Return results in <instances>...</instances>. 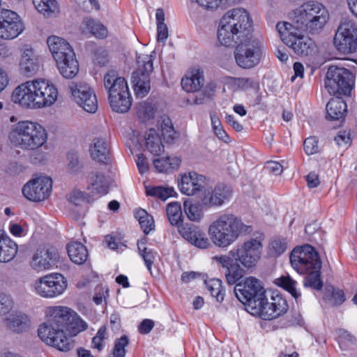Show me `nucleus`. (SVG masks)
<instances>
[{"label": "nucleus", "mask_w": 357, "mask_h": 357, "mask_svg": "<svg viewBox=\"0 0 357 357\" xmlns=\"http://www.w3.org/2000/svg\"><path fill=\"white\" fill-rule=\"evenodd\" d=\"M257 304L250 313L264 320L276 319L286 313L289 308L287 301L279 294L272 295L268 299L265 293Z\"/></svg>", "instance_id": "obj_15"}, {"label": "nucleus", "mask_w": 357, "mask_h": 357, "mask_svg": "<svg viewBox=\"0 0 357 357\" xmlns=\"http://www.w3.org/2000/svg\"><path fill=\"white\" fill-rule=\"evenodd\" d=\"M234 83L239 89L242 90L259 88V84L253 79L249 77L236 78Z\"/></svg>", "instance_id": "obj_49"}, {"label": "nucleus", "mask_w": 357, "mask_h": 357, "mask_svg": "<svg viewBox=\"0 0 357 357\" xmlns=\"http://www.w3.org/2000/svg\"><path fill=\"white\" fill-rule=\"evenodd\" d=\"M155 253L153 252L152 250L149 249L146 247L143 248V252L141 253V256L142 257L149 270H151L153 260L155 258Z\"/></svg>", "instance_id": "obj_55"}, {"label": "nucleus", "mask_w": 357, "mask_h": 357, "mask_svg": "<svg viewBox=\"0 0 357 357\" xmlns=\"http://www.w3.org/2000/svg\"><path fill=\"white\" fill-rule=\"evenodd\" d=\"M47 321L38 330V336L47 344L66 352L74 347V342L66 335L68 331L71 336L86 330L87 324L70 308L65 306H52L47 308Z\"/></svg>", "instance_id": "obj_2"}, {"label": "nucleus", "mask_w": 357, "mask_h": 357, "mask_svg": "<svg viewBox=\"0 0 357 357\" xmlns=\"http://www.w3.org/2000/svg\"><path fill=\"white\" fill-rule=\"evenodd\" d=\"M289 259L294 270L300 274L306 275L303 282L305 287L317 290L322 288L323 283L320 278L321 261L312 246L305 244L295 248L290 254Z\"/></svg>", "instance_id": "obj_5"}, {"label": "nucleus", "mask_w": 357, "mask_h": 357, "mask_svg": "<svg viewBox=\"0 0 357 357\" xmlns=\"http://www.w3.org/2000/svg\"><path fill=\"white\" fill-rule=\"evenodd\" d=\"M183 208L188 218L191 221L199 222L203 217L201 205L193 203L190 199L184 202Z\"/></svg>", "instance_id": "obj_37"}, {"label": "nucleus", "mask_w": 357, "mask_h": 357, "mask_svg": "<svg viewBox=\"0 0 357 357\" xmlns=\"http://www.w3.org/2000/svg\"><path fill=\"white\" fill-rule=\"evenodd\" d=\"M262 248L261 241L252 238L238 244L227 255L214 256L212 259L225 269L227 282L232 285L245 275L244 268L255 266L261 257Z\"/></svg>", "instance_id": "obj_3"}, {"label": "nucleus", "mask_w": 357, "mask_h": 357, "mask_svg": "<svg viewBox=\"0 0 357 357\" xmlns=\"http://www.w3.org/2000/svg\"><path fill=\"white\" fill-rule=\"evenodd\" d=\"M303 149L307 155H312L319 152L318 139L315 137H310L305 139Z\"/></svg>", "instance_id": "obj_50"}, {"label": "nucleus", "mask_w": 357, "mask_h": 357, "mask_svg": "<svg viewBox=\"0 0 357 357\" xmlns=\"http://www.w3.org/2000/svg\"><path fill=\"white\" fill-rule=\"evenodd\" d=\"M287 249V241L285 238H277L273 239L269 245V250L271 255L279 256Z\"/></svg>", "instance_id": "obj_46"}, {"label": "nucleus", "mask_w": 357, "mask_h": 357, "mask_svg": "<svg viewBox=\"0 0 357 357\" xmlns=\"http://www.w3.org/2000/svg\"><path fill=\"white\" fill-rule=\"evenodd\" d=\"M156 107L148 101L139 102L137 106V116L142 122L152 119L155 116Z\"/></svg>", "instance_id": "obj_39"}, {"label": "nucleus", "mask_w": 357, "mask_h": 357, "mask_svg": "<svg viewBox=\"0 0 357 357\" xmlns=\"http://www.w3.org/2000/svg\"><path fill=\"white\" fill-rule=\"evenodd\" d=\"M89 190L93 193L105 195L108 192V182L105 176L99 172L91 173L89 177Z\"/></svg>", "instance_id": "obj_33"}, {"label": "nucleus", "mask_w": 357, "mask_h": 357, "mask_svg": "<svg viewBox=\"0 0 357 357\" xmlns=\"http://www.w3.org/2000/svg\"><path fill=\"white\" fill-rule=\"evenodd\" d=\"M108 61L107 52L103 47H97L93 53V62L100 66H105Z\"/></svg>", "instance_id": "obj_51"}, {"label": "nucleus", "mask_w": 357, "mask_h": 357, "mask_svg": "<svg viewBox=\"0 0 357 357\" xmlns=\"http://www.w3.org/2000/svg\"><path fill=\"white\" fill-rule=\"evenodd\" d=\"M275 284L288 291L295 298L301 296V294L296 289V281L288 275L275 279Z\"/></svg>", "instance_id": "obj_38"}, {"label": "nucleus", "mask_w": 357, "mask_h": 357, "mask_svg": "<svg viewBox=\"0 0 357 357\" xmlns=\"http://www.w3.org/2000/svg\"><path fill=\"white\" fill-rule=\"evenodd\" d=\"M324 299L331 305H339L344 302L345 296L343 291L335 289L333 286H326Z\"/></svg>", "instance_id": "obj_36"}, {"label": "nucleus", "mask_w": 357, "mask_h": 357, "mask_svg": "<svg viewBox=\"0 0 357 357\" xmlns=\"http://www.w3.org/2000/svg\"><path fill=\"white\" fill-rule=\"evenodd\" d=\"M32 286L38 296L52 298L63 293L67 287V281L59 273L50 274L36 280Z\"/></svg>", "instance_id": "obj_16"}, {"label": "nucleus", "mask_w": 357, "mask_h": 357, "mask_svg": "<svg viewBox=\"0 0 357 357\" xmlns=\"http://www.w3.org/2000/svg\"><path fill=\"white\" fill-rule=\"evenodd\" d=\"M138 170L141 174L145 173L149 169V163L146 158L143 154L137 155L136 160Z\"/></svg>", "instance_id": "obj_61"}, {"label": "nucleus", "mask_w": 357, "mask_h": 357, "mask_svg": "<svg viewBox=\"0 0 357 357\" xmlns=\"http://www.w3.org/2000/svg\"><path fill=\"white\" fill-rule=\"evenodd\" d=\"M52 181L48 176H40L29 181L22 188L24 196L32 202L47 199L52 191Z\"/></svg>", "instance_id": "obj_18"}, {"label": "nucleus", "mask_w": 357, "mask_h": 357, "mask_svg": "<svg viewBox=\"0 0 357 357\" xmlns=\"http://www.w3.org/2000/svg\"><path fill=\"white\" fill-rule=\"evenodd\" d=\"M137 68L132 74V83L137 97L146 96L150 89V74L153 70V59L149 54H139L136 58Z\"/></svg>", "instance_id": "obj_14"}, {"label": "nucleus", "mask_w": 357, "mask_h": 357, "mask_svg": "<svg viewBox=\"0 0 357 357\" xmlns=\"http://www.w3.org/2000/svg\"><path fill=\"white\" fill-rule=\"evenodd\" d=\"M222 0H192L200 6L206 9H215L217 8Z\"/></svg>", "instance_id": "obj_57"}, {"label": "nucleus", "mask_w": 357, "mask_h": 357, "mask_svg": "<svg viewBox=\"0 0 357 357\" xmlns=\"http://www.w3.org/2000/svg\"><path fill=\"white\" fill-rule=\"evenodd\" d=\"M24 29V24L15 12L0 9V38L6 40L15 38Z\"/></svg>", "instance_id": "obj_17"}, {"label": "nucleus", "mask_w": 357, "mask_h": 357, "mask_svg": "<svg viewBox=\"0 0 357 357\" xmlns=\"http://www.w3.org/2000/svg\"><path fill=\"white\" fill-rule=\"evenodd\" d=\"M67 250L70 260L76 264H83L88 259V250L86 248L79 242L69 243Z\"/></svg>", "instance_id": "obj_34"}, {"label": "nucleus", "mask_w": 357, "mask_h": 357, "mask_svg": "<svg viewBox=\"0 0 357 357\" xmlns=\"http://www.w3.org/2000/svg\"><path fill=\"white\" fill-rule=\"evenodd\" d=\"M56 259V253L45 247L38 248L32 256L30 266L37 271L48 270L55 264Z\"/></svg>", "instance_id": "obj_23"}, {"label": "nucleus", "mask_w": 357, "mask_h": 357, "mask_svg": "<svg viewBox=\"0 0 357 357\" xmlns=\"http://www.w3.org/2000/svg\"><path fill=\"white\" fill-rule=\"evenodd\" d=\"M22 56L20 62V69L22 75L26 77L34 75L39 70L40 63L38 56L29 45L22 48Z\"/></svg>", "instance_id": "obj_21"}, {"label": "nucleus", "mask_w": 357, "mask_h": 357, "mask_svg": "<svg viewBox=\"0 0 357 357\" xmlns=\"http://www.w3.org/2000/svg\"><path fill=\"white\" fill-rule=\"evenodd\" d=\"M179 234L192 245L199 248L206 249L211 245L206 234L195 227H179Z\"/></svg>", "instance_id": "obj_27"}, {"label": "nucleus", "mask_w": 357, "mask_h": 357, "mask_svg": "<svg viewBox=\"0 0 357 357\" xmlns=\"http://www.w3.org/2000/svg\"><path fill=\"white\" fill-rule=\"evenodd\" d=\"M139 223L144 232L147 234L154 229V220L150 215L149 218H143L139 220Z\"/></svg>", "instance_id": "obj_56"}, {"label": "nucleus", "mask_w": 357, "mask_h": 357, "mask_svg": "<svg viewBox=\"0 0 357 357\" xmlns=\"http://www.w3.org/2000/svg\"><path fill=\"white\" fill-rule=\"evenodd\" d=\"M215 86L214 84H208L205 86L202 93L195 95L192 98V100H189L188 101H192L191 104L194 105L204 104L206 100L212 98L215 91Z\"/></svg>", "instance_id": "obj_44"}, {"label": "nucleus", "mask_w": 357, "mask_h": 357, "mask_svg": "<svg viewBox=\"0 0 357 357\" xmlns=\"http://www.w3.org/2000/svg\"><path fill=\"white\" fill-rule=\"evenodd\" d=\"M17 252V244L0 231V262L11 261Z\"/></svg>", "instance_id": "obj_31"}, {"label": "nucleus", "mask_w": 357, "mask_h": 357, "mask_svg": "<svg viewBox=\"0 0 357 357\" xmlns=\"http://www.w3.org/2000/svg\"><path fill=\"white\" fill-rule=\"evenodd\" d=\"M252 21L244 8L228 10L222 17L218 30V41L226 47L236 45L235 60L238 66L250 69L260 62L261 50L252 36Z\"/></svg>", "instance_id": "obj_1"}, {"label": "nucleus", "mask_w": 357, "mask_h": 357, "mask_svg": "<svg viewBox=\"0 0 357 357\" xmlns=\"http://www.w3.org/2000/svg\"><path fill=\"white\" fill-rule=\"evenodd\" d=\"M108 100L112 109L117 113H126L132 105V96L130 91L118 95L108 96Z\"/></svg>", "instance_id": "obj_30"}, {"label": "nucleus", "mask_w": 357, "mask_h": 357, "mask_svg": "<svg viewBox=\"0 0 357 357\" xmlns=\"http://www.w3.org/2000/svg\"><path fill=\"white\" fill-rule=\"evenodd\" d=\"M206 185V178L195 172H190L181 176L178 181L181 192L188 196L193 195L196 192L202 190Z\"/></svg>", "instance_id": "obj_22"}, {"label": "nucleus", "mask_w": 357, "mask_h": 357, "mask_svg": "<svg viewBox=\"0 0 357 357\" xmlns=\"http://www.w3.org/2000/svg\"><path fill=\"white\" fill-rule=\"evenodd\" d=\"M289 18L292 27L314 35L323 30L329 20V13L322 3L309 1L292 10Z\"/></svg>", "instance_id": "obj_6"}, {"label": "nucleus", "mask_w": 357, "mask_h": 357, "mask_svg": "<svg viewBox=\"0 0 357 357\" xmlns=\"http://www.w3.org/2000/svg\"><path fill=\"white\" fill-rule=\"evenodd\" d=\"M162 135L167 143H172L177 137L176 132L173 126L165 130H162Z\"/></svg>", "instance_id": "obj_62"}, {"label": "nucleus", "mask_w": 357, "mask_h": 357, "mask_svg": "<svg viewBox=\"0 0 357 357\" xmlns=\"http://www.w3.org/2000/svg\"><path fill=\"white\" fill-rule=\"evenodd\" d=\"M234 284V294L238 300L247 306L248 311L250 312L256 309L259 299L266 293L260 281L254 277H249L242 281L238 280Z\"/></svg>", "instance_id": "obj_13"}, {"label": "nucleus", "mask_w": 357, "mask_h": 357, "mask_svg": "<svg viewBox=\"0 0 357 357\" xmlns=\"http://www.w3.org/2000/svg\"><path fill=\"white\" fill-rule=\"evenodd\" d=\"M252 227L245 225L232 213L219 215L209 226L208 234L212 242L219 248H227L242 235L249 234Z\"/></svg>", "instance_id": "obj_7"}, {"label": "nucleus", "mask_w": 357, "mask_h": 357, "mask_svg": "<svg viewBox=\"0 0 357 357\" xmlns=\"http://www.w3.org/2000/svg\"><path fill=\"white\" fill-rule=\"evenodd\" d=\"M146 194L149 196L158 197L162 200H166L173 195V188H163L162 186L146 188Z\"/></svg>", "instance_id": "obj_45"}, {"label": "nucleus", "mask_w": 357, "mask_h": 357, "mask_svg": "<svg viewBox=\"0 0 357 357\" xmlns=\"http://www.w3.org/2000/svg\"><path fill=\"white\" fill-rule=\"evenodd\" d=\"M231 196V191L228 187L224 185H218L213 190H204L201 197L202 206L206 208L220 206Z\"/></svg>", "instance_id": "obj_20"}, {"label": "nucleus", "mask_w": 357, "mask_h": 357, "mask_svg": "<svg viewBox=\"0 0 357 357\" xmlns=\"http://www.w3.org/2000/svg\"><path fill=\"white\" fill-rule=\"evenodd\" d=\"M338 337L340 344H354L356 342L355 337L344 329L339 330Z\"/></svg>", "instance_id": "obj_52"}, {"label": "nucleus", "mask_w": 357, "mask_h": 357, "mask_svg": "<svg viewBox=\"0 0 357 357\" xmlns=\"http://www.w3.org/2000/svg\"><path fill=\"white\" fill-rule=\"evenodd\" d=\"M326 118L330 120H340L344 117L347 104L340 97L331 98L326 105Z\"/></svg>", "instance_id": "obj_28"}, {"label": "nucleus", "mask_w": 357, "mask_h": 357, "mask_svg": "<svg viewBox=\"0 0 357 357\" xmlns=\"http://www.w3.org/2000/svg\"><path fill=\"white\" fill-rule=\"evenodd\" d=\"M226 121L237 132L243 130V126L234 119V116L227 114L225 117Z\"/></svg>", "instance_id": "obj_64"}, {"label": "nucleus", "mask_w": 357, "mask_h": 357, "mask_svg": "<svg viewBox=\"0 0 357 357\" xmlns=\"http://www.w3.org/2000/svg\"><path fill=\"white\" fill-rule=\"evenodd\" d=\"M335 50L344 55L357 52V24L347 17L342 18L333 38Z\"/></svg>", "instance_id": "obj_12"}, {"label": "nucleus", "mask_w": 357, "mask_h": 357, "mask_svg": "<svg viewBox=\"0 0 357 357\" xmlns=\"http://www.w3.org/2000/svg\"><path fill=\"white\" fill-rule=\"evenodd\" d=\"M276 29L282 42L294 52L300 56L312 55L317 51L314 41L301 33V31L292 27L289 22L277 23Z\"/></svg>", "instance_id": "obj_10"}, {"label": "nucleus", "mask_w": 357, "mask_h": 357, "mask_svg": "<svg viewBox=\"0 0 357 357\" xmlns=\"http://www.w3.org/2000/svg\"><path fill=\"white\" fill-rule=\"evenodd\" d=\"M168 220L172 225H176L178 229L183 227L180 225L183 222V215L181 204L178 202L169 203L166 208Z\"/></svg>", "instance_id": "obj_35"}, {"label": "nucleus", "mask_w": 357, "mask_h": 357, "mask_svg": "<svg viewBox=\"0 0 357 357\" xmlns=\"http://www.w3.org/2000/svg\"><path fill=\"white\" fill-rule=\"evenodd\" d=\"M264 170L274 175H280L283 171V167L282 165L278 162L268 161L264 167Z\"/></svg>", "instance_id": "obj_53"}, {"label": "nucleus", "mask_w": 357, "mask_h": 357, "mask_svg": "<svg viewBox=\"0 0 357 357\" xmlns=\"http://www.w3.org/2000/svg\"><path fill=\"white\" fill-rule=\"evenodd\" d=\"M85 196L84 193L78 190H73L68 197V201L75 206L81 205L85 201Z\"/></svg>", "instance_id": "obj_54"}, {"label": "nucleus", "mask_w": 357, "mask_h": 357, "mask_svg": "<svg viewBox=\"0 0 357 357\" xmlns=\"http://www.w3.org/2000/svg\"><path fill=\"white\" fill-rule=\"evenodd\" d=\"M13 144L24 150H36L47 139L45 129L40 125L24 121L16 123L9 133Z\"/></svg>", "instance_id": "obj_8"}, {"label": "nucleus", "mask_w": 357, "mask_h": 357, "mask_svg": "<svg viewBox=\"0 0 357 357\" xmlns=\"http://www.w3.org/2000/svg\"><path fill=\"white\" fill-rule=\"evenodd\" d=\"M335 141L339 146L347 145L350 142L349 133L346 131L340 132L337 136L335 137Z\"/></svg>", "instance_id": "obj_63"}, {"label": "nucleus", "mask_w": 357, "mask_h": 357, "mask_svg": "<svg viewBox=\"0 0 357 357\" xmlns=\"http://www.w3.org/2000/svg\"><path fill=\"white\" fill-rule=\"evenodd\" d=\"M128 338L126 335H123L120 338L116 339L113 349V356L109 357H125V347L128 346Z\"/></svg>", "instance_id": "obj_47"}, {"label": "nucleus", "mask_w": 357, "mask_h": 357, "mask_svg": "<svg viewBox=\"0 0 357 357\" xmlns=\"http://www.w3.org/2000/svg\"><path fill=\"white\" fill-rule=\"evenodd\" d=\"M204 84L203 72L195 70L181 79V86L187 92L198 91Z\"/></svg>", "instance_id": "obj_29"}, {"label": "nucleus", "mask_w": 357, "mask_h": 357, "mask_svg": "<svg viewBox=\"0 0 357 357\" xmlns=\"http://www.w3.org/2000/svg\"><path fill=\"white\" fill-rule=\"evenodd\" d=\"M6 327L13 333L21 334L27 332L31 327V320L22 312H13L4 319Z\"/></svg>", "instance_id": "obj_24"}, {"label": "nucleus", "mask_w": 357, "mask_h": 357, "mask_svg": "<svg viewBox=\"0 0 357 357\" xmlns=\"http://www.w3.org/2000/svg\"><path fill=\"white\" fill-rule=\"evenodd\" d=\"M204 284L211 296L215 297L217 301L221 302L223 301L224 294L222 293V281L220 280L213 278L208 281L205 280Z\"/></svg>", "instance_id": "obj_42"}, {"label": "nucleus", "mask_w": 357, "mask_h": 357, "mask_svg": "<svg viewBox=\"0 0 357 357\" xmlns=\"http://www.w3.org/2000/svg\"><path fill=\"white\" fill-rule=\"evenodd\" d=\"M168 38V28L166 24H157V40L165 43Z\"/></svg>", "instance_id": "obj_59"}, {"label": "nucleus", "mask_w": 357, "mask_h": 357, "mask_svg": "<svg viewBox=\"0 0 357 357\" xmlns=\"http://www.w3.org/2000/svg\"><path fill=\"white\" fill-rule=\"evenodd\" d=\"M171 160V157L155 159L153 160V165L160 172L167 171L169 169L167 160Z\"/></svg>", "instance_id": "obj_58"}, {"label": "nucleus", "mask_w": 357, "mask_h": 357, "mask_svg": "<svg viewBox=\"0 0 357 357\" xmlns=\"http://www.w3.org/2000/svg\"><path fill=\"white\" fill-rule=\"evenodd\" d=\"M354 84V75L344 67L331 66L326 73L325 88L331 95L349 96Z\"/></svg>", "instance_id": "obj_11"}, {"label": "nucleus", "mask_w": 357, "mask_h": 357, "mask_svg": "<svg viewBox=\"0 0 357 357\" xmlns=\"http://www.w3.org/2000/svg\"><path fill=\"white\" fill-rule=\"evenodd\" d=\"M154 326V321L151 319H144L138 327L139 332L142 334H148Z\"/></svg>", "instance_id": "obj_60"}, {"label": "nucleus", "mask_w": 357, "mask_h": 357, "mask_svg": "<svg viewBox=\"0 0 357 357\" xmlns=\"http://www.w3.org/2000/svg\"><path fill=\"white\" fill-rule=\"evenodd\" d=\"M47 43L62 76L66 79L75 77L79 71V64L69 43L56 36H50Z\"/></svg>", "instance_id": "obj_9"}, {"label": "nucleus", "mask_w": 357, "mask_h": 357, "mask_svg": "<svg viewBox=\"0 0 357 357\" xmlns=\"http://www.w3.org/2000/svg\"><path fill=\"white\" fill-rule=\"evenodd\" d=\"M75 101L86 112L95 113L98 109V100L93 90L85 84L71 83L69 86Z\"/></svg>", "instance_id": "obj_19"}, {"label": "nucleus", "mask_w": 357, "mask_h": 357, "mask_svg": "<svg viewBox=\"0 0 357 357\" xmlns=\"http://www.w3.org/2000/svg\"><path fill=\"white\" fill-rule=\"evenodd\" d=\"M67 169L70 173H77L83 167V165L79 160V154L75 151H70L66 155Z\"/></svg>", "instance_id": "obj_43"}, {"label": "nucleus", "mask_w": 357, "mask_h": 357, "mask_svg": "<svg viewBox=\"0 0 357 357\" xmlns=\"http://www.w3.org/2000/svg\"><path fill=\"white\" fill-rule=\"evenodd\" d=\"M104 86L107 90L108 96L111 95H119L130 91L125 78L119 77L117 73L109 71L104 76Z\"/></svg>", "instance_id": "obj_26"}, {"label": "nucleus", "mask_w": 357, "mask_h": 357, "mask_svg": "<svg viewBox=\"0 0 357 357\" xmlns=\"http://www.w3.org/2000/svg\"><path fill=\"white\" fill-rule=\"evenodd\" d=\"M13 307V301L10 295L0 293V316L8 313Z\"/></svg>", "instance_id": "obj_48"}, {"label": "nucleus", "mask_w": 357, "mask_h": 357, "mask_svg": "<svg viewBox=\"0 0 357 357\" xmlns=\"http://www.w3.org/2000/svg\"><path fill=\"white\" fill-rule=\"evenodd\" d=\"M89 151L91 158L96 162L105 165L110 162V148L105 138H93L90 144Z\"/></svg>", "instance_id": "obj_25"}, {"label": "nucleus", "mask_w": 357, "mask_h": 357, "mask_svg": "<svg viewBox=\"0 0 357 357\" xmlns=\"http://www.w3.org/2000/svg\"><path fill=\"white\" fill-rule=\"evenodd\" d=\"M146 149L154 155H160L164 151L160 137L155 129H149L144 135Z\"/></svg>", "instance_id": "obj_32"}, {"label": "nucleus", "mask_w": 357, "mask_h": 357, "mask_svg": "<svg viewBox=\"0 0 357 357\" xmlns=\"http://www.w3.org/2000/svg\"><path fill=\"white\" fill-rule=\"evenodd\" d=\"M33 3L38 11L44 15L49 16L57 10L56 0H33Z\"/></svg>", "instance_id": "obj_41"}, {"label": "nucleus", "mask_w": 357, "mask_h": 357, "mask_svg": "<svg viewBox=\"0 0 357 357\" xmlns=\"http://www.w3.org/2000/svg\"><path fill=\"white\" fill-rule=\"evenodd\" d=\"M83 24L85 25L86 29L97 38L102 39L107 36V28L100 22H96L91 18H85L83 20Z\"/></svg>", "instance_id": "obj_40"}, {"label": "nucleus", "mask_w": 357, "mask_h": 357, "mask_svg": "<svg viewBox=\"0 0 357 357\" xmlns=\"http://www.w3.org/2000/svg\"><path fill=\"white\" fill-rule=\"evenodd\" d=\"M58 97L56 86L49 81L37 79L27 81L16 87L12 101L25 108H43L53 105Z\"/></svg>", "instance_id": "obj_4"}]
</instances>
